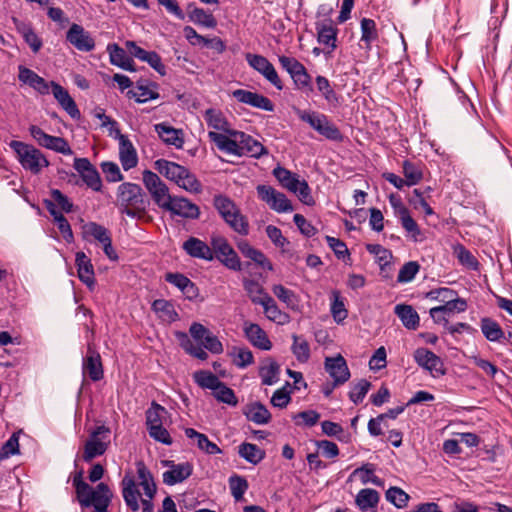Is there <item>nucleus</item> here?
<instances>
[{"mask_svg": "<svg viewBox=\"0 0 512 512\" xmlns=\"http://www.w3.org/2000/svg\"><path fill=\"white\" fill-rule=\"evenodd\" d=\"M245 415L248 420L258 424H267L271 419V414L268 409L261 403L255 402L247 407Z\"/></svg>", "mask_w": 512, "mask_h": 512, "instance_id": "ea45409f", "label": "nucleus"}, {"mask_svg": "<svg viewBox=\"0 0 512 512\" xmlns=\"http://www.w3.org/2000/svg\"><path fill=\"white\" fill-rule=\"evenodd\" d=\"M214 207L221 215L225 223L236 233L247 235L249 233V222L237 205L224 195L214 197Z\"/></svg>", "mask_w": 512, "mask_h": 512, "instance_id": "20e7f679", "label": "nucleus"}, {"mask_svg": "<svg viewBox=\"0 0 512 512\" xmlns=\"http://www.w3.org/2000/svg\"><path fill=\"white\" fill-rule=\"evenodd\" d=\"M318 91L322 94L329 105L334 107L340 104V96L332 88L330 81L321 75L315 79Z\"/></svg>", "mask_w": 512, "mask_h": 512, "instance_id": "a19ab883", "label": "nucleus"}, {"mask_svg": "<svg viewBox=\"0 0 512 512\" xmlns=\"http://www.w3.org/2000/svg\"><path fill=\"white\" fill-rule=\"evenodd\" d=\"M380 494L370 488L361 489L355 498V504L361 512H376Z\"/></svg>", "mask_w": 512, "mask_h": 512, "instance_id": "c756f323", "label": "nucleus"}, {"mask_svg": "<svg viewBox=\"0 0 512 512\" xmlns=\"http://www.w3.org/2000/svg\"><path fill=\"white\" fill-rule=\"evenodd\" d=\"M83 234L85 237H92L94 240L104 245L111 239L110 232L104 226L95 222H89L83 226Z\"/></svg>", "mask_w": 512, "mask_h": 512, "instance_id": "a18cd8bd", "label": "nucleus"}, {"mask_svg": "<svg viewBox=\"0 0 512 512\" xmlns=\"http://www.w3.org/2000/svg\"><path fill=\"white\" fill-rule=\"evenodd\" d=\"M136 471L140 486L144 490V497L141 498L142 512H153L152 499L156 494V484L150 471L142 461L136 463Z\"/></svg>", "mask_w": 512, "mask_h": 512, "instance_id": "f8f14e48", "label": "nucleus"}, {"mask_svg": "<svg viewBox=\"0 0 512 512\" xmlns=\"http://www.w3.org/2000/svg\"><path fill=\"white\" fill-rule=\"evenodd\" d=\"M230 356L233 358V363L239 368L249 366L254 360L252 352L243 347H233Z\"/></svg>", "mask_w": 512, "mask_h": 512, "instance_id": "13d9d810", "label": "nucleus"}, {"mask_svg": "<svg viewBox=\"0 0 512 512\" xmlns=\"http://www.w3.org/2000/svg\"><path fill=\"white\" fill-rule=\"evenodd\" d=\"M394 313L399 317L405 328L416 330L419 327V315L411 305L398 304L394 308Z\"/></svg>", "mask_w": 512, "mask_h": 512, "instance_id": "72a5a7b5", "label": "nucleus"}, {"mask_svg": "<svg viewBox=\"0 0 512 512\" xmlns=\"http://www.w3.org/2000/svg\"><path fill=\"white\" fill-rule=\"evenodd\" d=\"M165 414H167L165 408L153 402L151 407L146 411L147 429L150 430L151 428L163 425Z\"/></svg>", "mask_w": 512, "mask_h": 512, "instance_id": "8fccbe9b", "label": "nucleus"}, {"mask_svg": "<svg viewBox=\"0 0 512 512\" xmlns=\"http://www.w3.org/2000/svg\"><path fill=\"white\" fill-rule=\"evenodd\" d=\"M291 349L296 359L301 363L307 362L310 358V346L302 336L293 335Z\"/></svg>", "mask_w": 512, "mask_h": 512, "instance_id": "3c124183", "label": "nucleus"}, {"mask_svg": "<svg viewBox=\"0 0 512 512\" xmlns=\"http://www.w3.org/2000/svg\"><path fill=\"white\" fill-rule=\"evenodd\" d=\"M280 365L273 359L267 358L259 367V376L263 385L271 386L280 379Z\"/></svg>", "mask_w": 512, "mask_h": 512, "instance_id": "473e14b6", "label": "nucleus"}, {"mask_svg": "<svg viewBox=\"0 0 512 512\" xmlns=\"http://www.w3.org/2000/svg\"><path fill=\"white\" fill-rule=\"evenodd\" d=\"M10 147L16 154V158L21 166L32 174H39L49 166V161L45 155L34 146L21 141L13 140Z\"/></svg>", "mask_w": 512, "mask_h": 512, "instance_id": "39448f33", "label": "nucleus"}, {"mask_svg": "<svg viewBox=\"0 0 512 512\" xmlns=\"http://www.w3.org/2000/svg\"><path fill=\"white\" fill-rule=\"evenodd\" d=\"M332 303H331V313L334 320L337 323H341L347 318L348 312L345 308L344 301L340 296L339 291H333L331 294Z\"/></svg>", "mask_w": 512, "mask_h": 512, "instance_id": "5fc2aeb1", "label": "nucleus"}, {"mask_svg": "<svg viewBox=\"0 0 512 512\" xmlns=\"http://www.w3.org/2000/svg\"><path fill=\"white\" fill-rule=\"evenodd\" d=\"M296 115L311 128H330L328 126V118L323 113L313 110H296Z\"/></svg>", "mask_w": 512, "mask_h": 512, "instance_id": "58836bf2", "label": "nucleus"}, {"mask_svg": "<svg viewBox=\"0 0 512 512\" xmlns=\"http://www.w3.org/2000/svg\"><path fill=\"white\" fill-rule=\"evenodd\" d=\"M260 305L263 307L264 313L269 320L279 325H284L289 322V315L278 308L276 302L270 295H264L263 302H261Z\"/></svg>", "mask_w": 512, "mask_h": 512, "instance_id": "f704fd0d", "label": "nucleus"}, {"mask_svg": "<svg viewBox=\"0 0 512 512\" xmlns=\"http://www.w3.org/2000/svg\"><path fill=\"white\" fill-rule=\"evenodd\" d=\"M239 455L251 464H258L265 457V451L252 443H242L238 448Z\"/></svg>", "mask_w": 512, "mask_h": 512, "instance_id": "c03bdc74", "label": "nucleus"}, {"mask_svg": "<svg viewBox=\"0 0 512 512\" xmlns=\"http://www.w3.org/2000/svg\"><path fill=\"white\" fill-rule=\"evenodd\" d=\"M142 181L149 192L154 203L162 210L166 208L173 196L169 192L167 185L161 178L150 170H144L142 173Z\"/></svg>", "mask_w": 512, "mask_h": 512, "instance_id": "0eeeda50", "label": "nucleus"}, {"mask_svg": "<svg viewBox=\"0 0 512 512\" xmlns=\"http://www.w3.org/2000/svg\"><path fill=\"white\" fill-rule=\"evenodd\" d=\"M213 395L218 401L231 406H236L238 403L234 391L227 387L223 382H220L219 385H217V388L213 390Z\"/></svg>", "mask_w": 512, "mask_h": 512, "instance_id": "e2e57ef3", "label": "nucleus"}, {"mask_svg": "<svg viewBox=\"0 0 512 512\" xmlns=\"http://www.w3.org/2000/svg\"><path fill=\"white\" fill-rule=\"evenodd\" d=\"M397 216L399 217L403 228L415 242L421 241L423 239V235L418 224L410 216L408 209L402 203H399Z\"/></svg>", "mask_w": 512, "mask_h": 512, "instance_id": "c9c22d12", "label": "nucleus"}, {"mask_svg": "<svg viewBox=\"0 0 512 512\" xmlns=\"http://www.w3.org/2000/svg\"><path fill=\"white\" fill-rule=\"evenodd\" d=\"M244 332L251 344L262 350H270L272 343L269 340L266 332L254 323L245 324Z\"/></svg>", "mask_w": 512, "mask_h": 512, "instance_id": "2f4dec72", "label": "nucleus"}, {"mask_svg": "<svg viewBox=\"0 0 512 512\" xmlns=\"http://www.w3.org/2000/svg\"><path fill=\"white\" fill-rule=\"evenodd\" d=\"M189 20L197 25L207 28H215L217 21L212 13L202 8L194 7L188 14Z\"/></svg>", "mask_w": 512, "mask_h": 512, "instance_id": "de8ad7c7", "label": "nucleus"}, {"mask_svg": "<svg viewBox=\"0 0 512 512\" xmlns=\"http://www.w3.org/2000/svg\"><path fill=\"white\" fill-rule=\"evenodd\" d=\"M107 52L109 53V59L112 65L130 72L137 71L133 59L127 54V49L121 48L116 43H110L107 46Z\"/></svg>", "mask_w": 512, "mask_h": 512, "instance_id": "bb28decb", "label": "nucleus"}, {"mask_svg": "<svg viewBox=\"0 0 512 512\" xmlns=\"http://www.w3.org/2000/svg\"><path fill=\"white\" fill-rule=\"evenodd\" d=\"M350 477H358L363 485L369 483L379 487H382L384 485L383 480H381L378 476L375 475L374 467L372 464H364L363 466L355 469L350 475Z\"/></svg>", "mask_w": 512, "mask_h": 512, "instance_id": "79ce46f5", "label": "nucleus"}, {"mask_svg": "<svg viewBox=\"0 0 512 512\" xmlns=\"http://www.w3.org/2000/svg\"><path fill=\"white\" fill-rule=\"evenodd\" d=\"M229 488L235 500L239 501L248 489V482L242 476L233 475L229 478Z\"/></svg>", "mask_w": 512, "mask_h": 512, "instance_id": "680f3d73", "label": "nucleus"}, {"mask_svg": "<svg viewBox=\"0 0 512 512\" xmlns=\"http://www.w3.org/2000/svg\"><path fill=\"white\" fill-rule=\"evenodd\" d=\"M243 286L249 298L255 304H261V302H263L264 295H268L264 292L262 286L255 280L245 278L243 280Z\"/></svg>", "mask_w": 512, "mask_h": 512, "instance_id": "864d4df0", "label": "nucleus"}, {"mask_svg": "<svg viewBox=\"0 0 512 512\" xmlns=\"http://www.w3.org/2000/svg\"><path fill=\"white\" fill-rule=\"evenodd\" d=\"M115 137L119 140V157L124 170L134 168L138 163V157L135 148L130 140L120 130H114Z\"/></svg>", "mask_w": 512, "mask_h": 512, "instance_id": "5701e85b", "label": "nucleus"}, {"mask_svg": "<svg viewBox=\"0 0 512 512\" xmlns=\"http://www.w3.org/2000/svg\"><path fill=\"white\" fill-rule=\"evenodd\" d=\"M209 138L217 148L228 155L260 157L266 153L264 146L239 130L209 131Z\"/></svg>", "mask_w": 512, "mask_h": 512, "instance_id": "f257e3e1", "label": "nucleus"}, {"mask_svg": "<svg viewBox=\"0 0 512 512\" xmlns=\"http://www.w3.org/2000/svg\"><path fill=\"white\" fill-rule=\"evenodd\" d=\"M110 433V429L105 425L97 426L89 433L82 455L85 462H90L106 452L110 445Z\"/></svg>", "mask_w": 512, "mask_h": 512, "instance_id": "423d86ee", "label": "nucleus"}, {"mask_svg": "<svg viewBox=\"0 0 512 512\" xmlns=\"http://www.w3.org/2000/svg\"><path fill=\"white\" fill-rule=\"evenodd\" d=\"M117 203L121 212L135 218L146 208L145 195L138 184L125 182L118 186Z\"/></svg>", "mask_w": 512, "mask_h": 512, "instance_id": "7ed1b4c3", "label": "nucleus"}, {"mask_svg": "<svg viewBox=\"0 0 512 512\" xmlns=\"http://www.w3.org/2000/svg\"><path fill=\"white\" fill-rule=\"evenodd\" d=\"M273 294L289 308L295 309L298 306V297L292 291L287 289L281 284L274 285L272 287Z\"/></svg>", "mask_w": 512, "mask_h": 512, "instance_id": "603ef678", "label": "nucleus"}, {"mask_svg": "<svg viewBox=\"0 0 512 512\" xmlns=\"http://www.w3.org/2000/svg\"><path fill=\"white\" fill-rule=\"evenodd\" d=\"M154 168L161 175L190 193H199L202 190L201 183L197 180L195 175L184 166L166 159H158L154 162Z\"/></svg>", "mask_w": 512, "mask_h": 512, "instance_id": "f03ea898", "label": "nucleus"}, {"mask_svg": "<svg viewBox=\"0 0 512 512\" xmlns=\"http://www.w3.org/2000/svg\"><path fill=\"white\" fill-rule=\"evenodd\" d=\"M165 279L170 284L179 288L189 299L197 295L195 284L186 276L180 273H168Z\"/></svg>", "mask_w": 512, "mask_h": 512, "instance_id": "e433bc0d", "label": "nucleus"}, {"mask_svg": "<svg viewBox=\"0 0 512 512\" xmlns=\"http://www.w3.org/2000/svg\"><path fill=\"white\" fill-rule=\"evenodd\" d=\"M419 264L415 261L405 263L399 270L397 281L399 283H408L412 281L419 271Z\"/></svg>", "mask_w": 512, "mask_h": 512, "instance_id": "774afa93", "label": "nucleus"}, {"mask_svg": "<svg viewBox=\"0 0 512 512\" xmlns=\"http://www.w3.org/2000/svg\"><path fill=\"white\" fill-rule=\"evenodd\" d=\"M290 77L292 78L297 89L303 91H312L311 76L307 72V69L304 65H301V67Z\"/></svg>", "mask_w": 512, "mask_h": 512, "instance_id": "0e129e2a", "label": "nucleus"}, {"mask_svg": "<svg viewBox=\"0 0 512 512\" xmlns=\"http://www.w3.org/2000/svg\"><path fill=\"white\" fill-rule=\"evenodd\" d=\"M273 174L280 184L289 191L295 188L294 185L296 184V181L299 180L295 174L283 167H276L273 170Z\"/></svg>", "mask_w": 512, "mask_h": 512, "instance_id": "69168bd1", "label": "nucleus"}, {"mask_svg": "<svg viewBox=\"0 0 512 512\" xmlns=\"http://www.w3.org/2000/svg\"><path fill=\"white\" fill-rule=\"evenodd\" d=\"M31 133L40 146L64 155L72 154V150L65 139L48 135L44 130H31Z\"/></svg>", "mask_w": 512, "mask_h": 512, "instance_id": "aec40b11", "label": "nucleus"}, {"mask_svg": "<svg viewBox=\"0 0 512 512\" xmlns=\"http://www.w3.org/2000/svg\"><path fill=\"white\" fill-rule=\"evenodd\" d=\"M245 60L248 65L261 74L268 82H270L278 90L283 89V83L273 64L263 55L246 53Z\"/></svg>", "mask_w": 512, "mask_h": 512, "instance_id": "1a4fd4ad", "label": "nucleus"}, {"mask_svg": "<svg viewBox=\"0 0 512 512\" xmlns=\"http://www.w3.org/2000/svg\"><path fill=\"white\" fill-rule=\"evenodd\" d=\"M467 308V303L464 299H450L445 304L433 307L429 313L433 321L437 324L448 325V319L455 312H464Z\"/></svg>", "mask_w": 512, "mask_h": 512, "instance_id": "f3484780", "label": "nucleus"}, {"mask_svg": "<svg viewBox=\"0 0 512 512\" xmlns=\"http://www.w3.org/2000/svg\"><path fill=\"white\" fill-rule=\"evenodd\" d=\"M191 337L200 342L205 349L213 354H221L223 352V345L220 340L204 325L198 322H193L189 328Z\"/></svg>", "mask_w": 512, "mask_h": 512, "instance_id": "4468645a", "label": "nucleus"}, {"mask_svg": "<svg viewBox=\"0 0 512 512\" xmlns=\"http://www.w3.org/2000/svg\"><path fill=\"white\" fill-rule=\"evenodd\" d=\"M182 248L190 257L205 261H212L214 259L212 247L199 238L189 237L182 244Z\"/></svg>", "mask_w": 512, "mask_h": 512, "instance_id": "393cba45", "label": "nucleus"}, {"mask_svg": "<svg viewBox=\"0 0 512 512\" xmlns=\"http://www.w3.org/2000/svg\"><path fill=\"white\" fill-rule=\"evenodd\" d=\"M213 253L217 259L228 269L233 271L241 270V261L227 239L222 236H214L211 239Z\"/></svg>", "mask_w": 512, "mask_h": 512, "instance_id": "6e6552de", "label": "nucleus"}, {"mask_svg": "<svg viewBox=\"0 0 512 512\" xmlns=\"http://www.w3.org/2000/svg\"><path fill=\"white\" fill-rule=\"evenodd\" d=\"M12 22L16 31L23 37L25 43L31 48L34 53L40 51L43 46L41 38L35 33L30 22L20 20L16 17L12 18Z\"/></svg>", "mask_w": 512, "mask_h": 512, "instance_id": "a878e982", "label": "nucleus"}, {"mask_svg": "<svg viewBox=\"0 0 512 512\" xmlns=\"http://www.w3.org/2000/svg\"><path fill=\"white\" fill-rule=\"evenodd\" d=\"M185 435L189 439H194L198 448L207 454H220L221 449L213 442H211L205 434L197 432L193 428H186Z\"/></svg>", "mask_w": 512, "mask_h": 512, "instance_id": "4c0bfd02", "label": "nucleus"}, {"mask_svg": "<svg viewBox=\"0 0 512 512\" xmlns=\"http://www.w3.org/2000/svg\"><path fill=\"white\" fill-rule=\"evenodd\" d=\"M152 309L158 314L160 318L165 321H175L178 318V314L174 309L172 303L164 299H157L152 303Z\"/></svg>", "mask_w": 512, "mask_h": 512, "instance_id": "09e8293b", "label": "nucleus"}, {"mask_svg": "<svg viewBox=\"0 0 512 512\" xmlns=\"http://www.w3.org/2000/svg\"><path fill=\"white\" fill-rule=\"evenodd\" d=\"M414 360L433 377H439L445 374L444 363L441 358L426 348H418L414 352Z\"/></svg>", "mask_w": 512, "mask_h": 512, "instance_id": "dca6fc26", "label": "nucleus"}, {"mask_svg": "<svg viewBox=\"0 0 512 512\" xmlns=\"http://www.w3.org/2000/svg\"><path fill=\"white\" fill-rule=\"evenodd\" d=\"M169 470L163 473V482L166 485H175L183 482L192 474V465L188 462L174 464L172 461H164Z\"/></svg>", "mask_w": 512, "mask_h": 512, "instance_id": "b1692460", "label": "nucleus"}, {"mask_svg": "<svg viewBox=\"0 0 512 512\" xmlns=\"http://www.w3.org/2000/svg\"><path fill=\"white\" fill-rule=\"evenodd\" d=\"M164 211L188 219H197L200 215L199 207L196 204L186 198L177 196H173Z\"/></svg>", "mask_w": 512, "mask_h": 512, "instance_id": "a211bd4d", "label": "nucleus"}, {"mask_svg": "<svg viewBox=\"0 0 512 512\" xmlns=\"http://www.w3.org/2000/svg\"><path fill=\"white\" fill-rule=\"evenodd\" d=\"M258 197L264 201L272 210L278 213H287L293 211V206L289 199L281 192L269 185L257 186Z\"/></svg>", "mask_w": 512, "mask_h": 512, "instance_id": "9b49d317", "label": "nucleus"}, {"mask_svg": "<svg viewBox=\"0 0 512 512\" xmlns=\"http://www.w3.org/2000/svg\"><path fill=\"white\" fill-rule=\"evenodd\" d=\"M315 29L318 43L325 46L326 54H331L337 48V25L331 18H326L316 21Z\"/></svg>", "mask_w": 512, "mask_h": 512, "instance_id": "ddd939ff", "label": "nucleus"}, {"mask_svg": "<svg viewBox=\"0 0 512 512\" xmlns=\"http://www.w3.org/2000/svg\"><path fill=\"white\" fill-rule=\"evenodd\" d=\"M195 382L202 388L214 390L221 382L217 376L210 371L200 370L194 373Z\"/></svg>", "mask_w": 512, "mask_h": 512, "instance_id": "4d7b16f0", "label": "nucleus"}, {"mask_svg": "<svg viewBox=\"0 0 512 512\" xmlns=\"http://www.w3.org/2000/svg\"><path fill=\"white\" fill-rule=\"evenodd\" d=\"M454 254L462 265L472 270L478 269L477 259L463 245L454 246Z\"/></svg>", "mask_w": 512, "mask_h": 512, "instance_id": "052dcab7", "label": "nucleus"}, {"mask_svg": "<svg viewBox=\"0 0 512 512\" xmlns=\"http://www.w3.org/2000/svg\"><path fill=\"white\" fill-rule=\"evenodd\" d=\"M360 29L361 41L365 43L367 49H370L372 43L379 37L376 22L370 18H362L360 21Z\"/></svg>", "mask_w": 512, "mask_h": 512, "instance_id": "37998d69", "label": "nucleus"}, {"mask_svg": "<svg viewBox=\"0 0 512 512\" xmlns=\"http://www.w3.org/2000/svg\"><path fill=\"white\" fill-rule=\"evenodd\" d=\"M51 92L54 98L58 101L61 107L72 117H80V111L73 98L69 95L68 91L60 84L51 81Z\"/></svg>", "mask_w": 512, "mask_h": 512, "instance_id": "c85d7f7f", "label": "nucleus"}, {"mask_svg": "<svg viewBox=\"0 0 512 512\" xmlns=\"http://www.w3.org/2000/svg\"><path fill=\"white\" fill-rule=\"evenodd\" d=\"M76 494L82 508L95 506L103 499L112 497V492L105 483H99L95 489L87 483H81L76 490Z\"/></svg>", "mask_w": 512, "mask_h": 512, "instance_id": "9d476101", "label": "nucleus"}, {"mask_svg": "<svg viewBox=\"0 0 512 512\" xmlns=\"http://www.w3.org/2000/svg\"><path fill=\"white\" fill-rule=\"evenodd\" d=\"M66 40L81 52H91L95 49V40L91 33L80 24L73 23L66 32Z\"/></svg>", "mask_w": 512, "mask_h": 512, "instance_id": "2eb2a0df", "label": "nucleus"}, {"mask_svg": "<svg viewBox=\"0 0 512 512\" xmlns=\"http://www.w3.org/2000/svg\"><path fill=\"white\" fill-rule=\"evenodd\" d=\"M480 327L485 338L491 342H497L504 337L500 325L490 318H483Z\"/></svg>", "mask_w": 512, "mask_h": 512, "instance_id": "49530a36", "label": "nucleus"}, {"mask_svg": "<svg viewBox=\"0 0 512 512\" xmlns=\"http://www.w3.org/2000/svg\"><path fill=\"white\" fill-rule=\"evenodd\" d=\"M159 138L167 145L174 146L177 149L183 147V130H157Z\"/></svg>", "mask_w": 512, "mask_h": 512, "instance_id": "6e6d98bb", "label": "nucleus"}, {"mask_svg": "<svg viewBox=\"0 0 512 512\" xmlns=\"http://www.w3.org/2000/svg\"><path fill=\"white\" fill-rule=\"evenodd\" d=\"M325 369L334 380V386L343 384L350 378V372L347 363L342 355L336 357H327L325 359Z\"/></svg>", "mask_w": 512, "mask_h": 512, "instance_id": "412c9836", "label": "nucleus"}, {"mask_svg": "<svg viewBox=\"0 0 512 512\" xmlns=\"http://www.w3.org/2000/svg\"><path fill=\"white\" fill-rule=\"evenodd\" d=\"M75 262L79 279L92 289L95 284V277L91 260L84 252H77Z\"/></svg>", "mask_w": 512, "mask_h": 512, "instance_id": "7c9ffc66", "label": "nucleus"}, {"mask_svg": "<svg viewBox=\"0 0 512 512\" xmlns=\"http://www.w3.org/2000/svg\"><path fill=\"white\" fill-rule=\"evenodd\" d=\"M83 373L92 381H99L103 378V368L100 354L89 344L87 356L83 360Z\"/></svg>", "mask_w": 512, "mask_h": 512, "instance_id": "cd10ccee", "label": "nucleus"}, {"mask_svg": "<svg viewBox=\"0 0 512 512\" xmlns=\"http://www.w3.org/2000/svg\"><path fill=\"white\" fill-rule=\"evenodd\" d=\"M121 488L122 496L127 507L134 512L138 511L140 508L139 499L141 495L132 472L128 471L125 473L121 481Z\"/></svg>", "mask_w": 512, "mask_h": 512, "instance_id": "4be33fe9", "label": "nucleus"}, {"mask_svg": "<svg viewBox=\"0 0 512 512\" xmlns=\"http://www.w3.org/2000/svg\"><path fill=\"white\" fill-rule=\"evenodd\" d=\"M294 187L295 188L291 189L290 191L295 193L302 203H304L305 205L314 204V199L311 195V189L305 180L299 179L298 181H296Z\"/></svg>", "mask_w": 512, "mask_h": 512, "instance_id": "338daca9", "label": "nucleus"}, {"mask_svg": "<svg viewBox=\"0 0 512 512\" xmlns=\"http://www.w3.org/2000/svg\"><path fill=\"white\" fill-rule=\"evenodd\" d=\"M152 85L135 87L133 90L128 91L131 98H135L137 102L144 103L159 97Z\"/></svg>", "mask_w": 512, "mask_h": 512, "instance_id": "bf43d9fd", "label": "nucleus"}, {"mask_svg": "<svg viewBox=\"0 0 512 512\" xmlns=\"http://www.w3.org/2000/svg\"><path fill=\"white\" fill-rule=\"evenodd\" d=\"M233 97L244 104L250 105L264 111L272 112L274 110L273 102L266 96L256 92L237 89L232 93Z\"/></svg>", "mask_w": 512, "mask_h": 512, "instance_id": "6ab92c4d", "label": "nucleus"}]
</instances>
